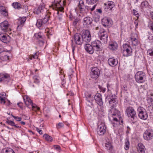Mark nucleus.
I'll use <instances>...</instances> for the list:
<instances>
[{
    "instance_id": "1",
    "label": "nucleus",
    "mask_w": 153,
    "mask_h": 153,
    "mask_svg": "<svg viewBox=\"0 0 153 153\" xmlns=\"http://www.w3.org/2000/svg\"><path fill=\"white\" fill-rule=\"evenodd\" d=\"M114 105L113 104L111 109L109 111L108 118L114 127H117L121 123H123L122 118L120 116V111L114 108Z\"/></svg>"
},
{
    "instance_id": "2",
    "label": "nucleus",
    "mask_w": 153,
    "mask_h": 153,
    "mask_svg": "<svg viewBox=\"0 0 153 153\" xmlns=\"http://www.w3.org/2000/svg\"><path fill=\"white\" fill-rule=\"evenodd\" d=\"M96 6V5L95 4L92 8H91L88 6H85L82 0H80L78 6V8L80 11V14L79 16H82V17H83L86 14L87 12L90 10H91V11L94 10Z\"/></svg>"
},
{
    "instance_id": "3",
    "label": "nucleus",
    "mask_w": 153,
    "mask_h": 153,
    "mask_svg": "<svg viewBox=\"0 0 153 153\" xmlns=\"http://www.w3.org/2000/svg\"><path fill=\"white\" fill-rule=\"evenodd\" d=\"M49 18V16L46 15L43 19H38L37 21L36 26L40 29H43L45 25L48 21Z\"/></svg>"
},
{
    "instance_id": "4",
    "label": "nucleus",
    "mask_w": 153,
    "mask_h": 153,
    "mask_svg": "<svg viewBox=\"0 0 153 153\" xmlns=\"http://www.w3.org/2000/svg\"><path fill=\"white\" fill-rule=\"evenodd\" d=\"M123 54L125 56H128L132 55V50L131 46L127 44H123Z\"/></svg>"
},
{
    "instance_id": "5",
    "label": "nucleus",
    "mask_w": 153,
    "mask_h": 153,
    "mask_svg": "<svg viewBox=\"0 0 153 153\" xmlns=\"http://www.w3.org/2000/svg\"><path fill=\"white\" fill-rule=\"evenodd\" d=\"M135 77L136 82L138 83H142L145 81V74L142 71H138L136 73Z\"/></svg>"
},
{
    "instance_id": "6",
    "label": "nucleus",
    "mask_w": 153,
    "mask_h": 153,
    "mask_svg": "<svg viewBox=\"0 0 153 153\" xmlns=\"http://www.w3.org/2000/svg\"><path fill=\"white\" fill-rule=\"evenodd\" d=\"M138 112V116L141 119L146 120L148 118V114L146 110L144 108L139 107L137 109Z\"/></svg>"
},
{
    "instance_id": "7",
    "label": "nucleus",
    "mask_w": 153,
    "mask_h": 153,
    "mask_svg": "<svg viewBox=\"0 0 153 153\" xmlns=\"http://www.w3.org/2000/svg\"><path fill=\"white\" fill-rule=\"evenodd\" d=\"M126 111L128 116L129 117H131V120L133 121L136 119V112L132 107H128L126 109Z\"/></svg>"
},
{
    "instance_id": "8",
    "label": "nucleus",
    "mask_w": 153,
    "mask_h": 153,
    "mask_svg": "<svg viewBox=\"0 0 153 153\" xmlns=\"http://www.w3.org/2000/svg\"><path fill=\"white\" fill-rule=\"evenodd\" d=\"M99 36L101 40L104 43H105L107 42L108 36L106 34V31L104 29H100L99 33Z\"/></svg>"
},
{
    "instance_id": "9",
    "label": "nucleus",
    "mask_w": 153,
    "mask_h": 153,
    "mask_svg": "<svg viewBox=\"0 0 153 153\" xmlns=\"http://www.w3.org/2000/svg\"><path fill=\"white\" fill-rule=\"evenodd\" d=\"M94 51H100L102 50L101 47V42L98 40H95L92 42L91 43Z\"/></svg>"
},
{
    "instance_id": "10",
    "label": "nucleus",
    "mask_w": 153,
    "mask_h": 153,
    "mask_svg": "<svg viewBox=\"0 0 153 153\" xmlns=\"http://www.w3.org/2000/svg\"><path fill=\"white\" fill-rule=\"evenodd\" d=\"M100 74L99 69L97 68H94L91 69L90 73V76L91 78L94 79H97Z\"/></svg>"
},
{
    "instance_id": "11",
    "label": "nucleus",
    "mask_w": 153,
    "mask_h": 153,
    "mask_svg": "<svg viewBox=\"0 0 153 153\" xmlns=\"http://www.w3.org/2000/svg\"><path fill=\"white\" fill-rule=\"evenodd\" d=\"M144 138L147 140L152 139L153 137V130L149 129L146 130L143 134Z\"/></svg>"
},
{
    "instance_id": "12",
    "label": "nucleus",
    "mask_w": 153,
    "mask_h": 153,
    "mask_svg": "<svg viewBox=\"0 0 153 153\" xmlns=\"http://www.w3.org/2000/svg\"><path fill=\"white\" fill-rule=\"evenodd\" d=\"M83 42H90L91 39V36L90 31L88 30H86L82 35Z\"/></svg>"
},
{
    "instance_id": "13",
    "label": "nucleus",
    "mask_w": 153,
    "mask_h": 153,
    "mask_svg": "<svg viewBox=\"0 0 153 153\" xmlns=\"http://www.w3.org/2000/svg\"><path fill=\"white\" fill-rule=\"evenodd\" d=\"M98 123V126L97 129L98 134L100 135H103L105 132L106 127L105 126V124L102 123L101 124H99Z\"/></svg>"
},
{
    "instance_id": "14",
    "label": "nucleus",
    "mask_w": 153,
    "mask_h": 153,
    "mask_svg": "<svg viewBox=\"0 0 153 153\" xmlns=\"http://www.w3.org/2000/svg\"><path fill=\"white\" fill-rule=\"evenodd\" d=\"M75 43L78 45L82 44L83 42L82 36L81 34L76 33L74 37Z\"/></svg>"
},
{
    "instance_id": "15",
    "label": "nucleus",
    "mask_w": 153,
    "mask_h": 153,
    "mask_svg": "<svg viewBox=\"0 0 153 153\" xmlns=\"http://www.w3.org/2000/svg\"><path fill=\"white\" fill-rule=\"evenodd\" d=\"M102 23L104 26H111L113 24V22L110 19L105 17L102 19Z\"/></svg>"
},
{
    "instance_id": "16",
    "label": "nucleus",
    "mask_w": 153,
    "mask_h": 153,
    "mask_svg": "<svg viewBox=\"0 0 153 153\" xmlns=\"http://www.w3.org/2000/svg\"><path fill=\"white\" fill-rule=\"evenodd\" d=\"M107 5L106 3H104L105 7L104 9L105 11L108 12H110L112 11V9L114 6L113 2L112 1H108V2Z\"/></svg>"
},
{
    "instance_id": "17",
    "label": "nucleus",
    "mask_w": 153,
    "mask_h": 153,
    "mask_svg": "<svg viewBox=\"0 0 153 153\" xmlns=\"http://www.w3.org/2000/svg\"><path fill=\"white\" fill-rule=\"evenodd\" d=\"M9 26L8 22L7 21H4L0 24V27L1 30L5 32L7 31L10 29Z\"/></svg>"
},
{
    "instance_id": "18",
    "label": "nucleus",
    "mask_w": 153,
    "mask_h": 153,
    "mask_svg": "<svg viewBox=\"0 0 153 153\" xmlns=\"http://www.w3.org/2000/svg\"><path fill=\"white\" fill-rule=\"evenodd\" d=\"M92 21L91 18L87 16L84 18L83 23L84 26L87 27L91 24Z\"/></svg>"
},
{
    "instance_id": "19",
    "label": "nucleus",
    "mask_w": 153,
    "mask_h": 153,
    "mask_svg": "<svg viewBox=\"0 0 153 153\" xmlns=\"http://www.w3.org/2000/svg\"><path fill=\"white\" fill-rule=\"evenodd\" d=\"M85 49L87 52L90 54H92L94 52V50L92 45L87 44L85 45Z\"/></svg>"
},
{
    "instance_id": "20",
    "label": "nucleus",
    "mask_w": 153,
    "mask_h": 153,
    "mask_svg": "<svg viewBox=\"0 0 153 153\" xmlns=\"http://www.w3.org/2000/svg\"><path fill=\"white\" fill-rule=\"evenodd\" d=\"M10 37L8 35L1 33L0 34V40L4 43H7L9 42Z\"/></svg>"
},
{
    "instance_id": "21",
    "label": "nucleus",
    "mask_w": 153,
    "mask_h": 153,
    "mask_svg": "<svg viewBox=\"0 0 153 153\" xmlns=\"http://www.w3.org/2000/svg\"><path fill=\"white\" fill-rule=\"evenodd\" d=\"M118 62L117 60L114 58H110L108 60V62L109 65L112 67H114L117 65Z\"/></svg>"
},
{
    "instance_id": "22",
    "label": "nucleus",
    "mask_w": 153,
    "mask_h": 153,
    "mask_svg": "<svg viewBox=\"0 0 153 153\" xmlns=\"http://www.w3.org/2000/svg\"><path fill=\"white\" fill-rule=\"evenodd\" d=\"M108 48L112 50H114L117 49V44L115 42H111L109 43Z\"/></svg>"
},
{
    "instance_id": "23",
    "label": "nucleus",
    "mask_w": 153,
    "mask_h": 153,
    "mask_svg": "<svg viewBox=\"0 0 153 153\" xmlns=\"http://www.w3.org/2000/svg\"><path fill=\"white\" fill-rule=\"evenodd\" d=\"M45 6L44 5L40 6L38 8H36L34 10L33 13L34 14L39 15L42 11L44 9Z\"/></svg>"
},
{
    "instance_id": "24",
    "label": "nucleus",
    "mask_w": 153,
    "mask_h": 153,
    "mask_svg": "<svg viewBox=\"0 0 153 153\" xmlns=\"http://www.w3.org/2000/svg\"><path fill=\"white\" fill-rule=\"evenodd\" d=\"M137 149L139 153H145V148L142 143H140L138 144Z\"/></svg>"
},
{
    "instance_id": "25",
    "label": "nucleus",
    "mask_w": 153,
    "mask_h": 153,
    "mask_svg": "<svg viewBox=\"0 0 153 153\" xmlns=\"http://www.w3.org/2000/svg\"><path fill=\"white\" fill-rule=\"evenodd\" d=\"M23 99L25 104L27 107L33 103L32 101L28 96H23Z\"/></svg>"
},
{
    "instance_id": "26",
    "label": "nucleus",
    "mask_w": 153,
    "mask_h": 153,
    "mask_svg": "<svg viewBox=\"0 0 153 153\" xmlns=\"http://www.w3.org/2000/svg\"><path fill=\"white\" fill-rule=\"evenodd\" d=\"M59 3L55 4L53 5V9L55 8V9L57 11V14L58 15L59 14V11H60L61 12H62L64 8L63 7H59Z\"/></svg>"
},
{
    "instance_id": "27",
    "label": "nucleus",
    "mask_w": 153,
    "mask_h": 153,
    "mask_svg": "<svg viewBox=\"0 0 153 153\" xmlns=\"http://www.w3.org/2000/svg\"><path fill=\"white\" fill-rule=\"evenodd\" d=\"M18 24L19 25L18 26L17 29L20 27H21L24 24L26 20V17H20L19 19Z\"/></svg>"
},
{
    "instance_id": "28",
    "label": "nucleus",
    "mask_w": 153,
    "mask_h": 153,
    "mask_svg": "<svg viewBox=\"0 0 153 153\" xmlns=\"http://www.w3.org/2000/svg\"><path fill=\"white\" fill-rule=\"evenodd\" d=\"M96 102L99 105H101L103 104L101 96H94V97Z\"/></svg>"
},
{
    "instance_id": "29",
    "label": "nucleus",
    "mask_w": 153,
    "mask_h": 153,
    "mask_svg": "<svg viewBox=\"0 0 153 153\" xmlns=\"http://www.w3.org/2000/svg\"><path fill=\"white\" fill-rule=\"evenodd\" d=\"M0 11L1 14L5 16L7 15V11L4 6H0Z\"/></svg>"
},
{
    "instance_id": "30",
    "label": "nucleus",
    "mask_w": 153,
    "mask_h": 153,
    "mask_svg": "<svg viewBox=\"0 0 153 153\" xmlns=\"http://www.w3.org/2000/svg\"><path fill=\"white\" fill-rule=\"evenodd\" d=\"M44 138L47 141L49 142H51L53 140V138L52 137L49 136L46 134H45L43 136Z\"/></svg>"
},
{
    "instance_id": "31",
    "label": "nucleus",
    "mask_w": 153,
    "mask_h": 153,
    "mask_svg": "<svg viewBox=\"0 0 153 153\" xmlns=\"http://www.w3.org/2000/svg\"><path fill=\"white\" fill-rule=\"evenodd\" d=\"M131 40L132 42V44L133 45L136 46L138 45L139 42L137 39L134 37H132L131 38Z\"/></svg>"
},
{
    "instance_id": "32",
    "label": "nucleus",
    "mask_w": 153,
    "mask_h": 153,
    "mask_svg": "<svg viewBox=\"0 0 153 153\" xmlns=\"http://www.w3.org/2000/svg\"><path fill=\"white\" fill-rule=\"evenodd\" d=\"M105 146L106 149L107 150H111L113 149V147L112 145L110 142H107L105 143Z\"/></svg>"
},
{
    "instance_id": "33",
    "label": "nucleus",
    "mask_w": 153,
    "mask_h": 153,
    "mask_svg": "<svg viewBox=\"0 0 153 153\" xmlns=\"http://www.w3.org/2000/svg\"><path fill=\"white\" fill-rule=\"evenodd\" d=\"M39 54V53L38 52H36L34 54L32 55L31 56H29V58L28 59L27 58V60L28 61H29L30 59L32 60L33 58L34 59H37Z\"/></svg>"
},
{
    "instance_id": "34",
    "label": "nucleus",
    "mask_w": 153,
    "mask_h": 153,
    "mask_svg": "<svg viewBox=\"0 0 153 153\" xmlns=\"http://www.w3.org/2000/svg\"><path fill=\"white\" fill-rule=\"evenodd\" d=\"M3 75L4 76L5 78H4L3 77V79L2 80V81L4 82H8L10 79V77L9 76L8 74H3Z\"/></svg>"
},
{
    "instance_id": "35",
    "label": "nucleus",
    "mask_w": 153,
    "mask_h": 153,
    "mask_svg": "<svg viewBox=\"0 0 153 153\" xmlns=\"http://www.w3.org/2000/svg\"><path fill=\"white\" fill-rule=\"evenodd\" d=\"M12 6L15 9H19L21 7V4L17 2L13 3L12 4Z\"/></svg>"
},
{
    "instance_id": "36",
    "label": "nucleus",
    "mask_w": 153,
    "mask_h": 153,
    "mask_svg": "<svg viewBox=\"0 0 153 153\" xmlns=\"http://www.w3.org/2000/svg\"><path fill=\"white\" fill-rule=\"evenodd\" d=\"M34 36L37 39H39V40L43 39V36L42 35V33H36L35 34Z\"/></svg>"
},
{
    "instance_id": "37",
    "label": "nucleus",
    "mask_w": 153,
    "mask_h": 153,
    "mask_svg": "<svg viewBox=\"0 0 153 153\" xmlns=\"http://www.w3.org/2000/svg\"><path fill=\"white\" fill-rule=\"evenodd\" d=\"M148 5L149 4L148 2L146 1H143L141 3V6L142 7L144 8H146L147 7H148Z\"/></svg>"
},
{
    "instance_id": "38",
    "label": "nucleus",
    "mask_w": 153,
    "mask_h": 153,
    "mask_svg": "<svg viewBox=\"0 0 153 153\" xmlns=\"http://www.w3.org/2000/svg\"><path fill=\"white\" fill-rule=\"evenodd\" d=\"M125 149L126 150H128L129 148L130 145L129 142V140H126L125 142Z\"/></svg>"
},
{
    "instance_id": "39",
    "label": "nucleus",
    "mask_w": 153,
    "mask_h": 153,
    "mask_svg": "<svg viewBox=\"0 0 153 153\" xmlns=\"http://www.w3.org/2000/svg\"><path fill=\"white\" fill-rule=\"evenodd\" d=\"M80 14V13L79 14V15ZM79 18H76L75 19V20L73 22V25L74 26L76 25V24L80 20V19H81V18L83 17L82 16H79Z\"/></svg>"
},
{
    "instance_id": "40",
    "label": "nucleus",
    "mask_w": 153,
    "mask_h": 153,
    "mask_svg": "<svg viewBox=\"0 0 153 153\" xmlns=\"http://www.w3.org/2000/svg\"><path fill=\"white\" fill-rule=\"evenodd\" d=\"M86 100L89 102H91L93 100V96H85Z\"/></svg>"
},
{
    "instance_id": "41",
    "label": "nucleus",
    "mask_w": 153,
    "mask_h": 153,
    "mask_svg": "<svg viewBox=\"0 0 153 153\" xmlns=\"http://www.w3.org/2000/svg\"><path fill=\"white\" fill-rule=\"evenodd\" d=\"M98 0H86V2L89 4H93L96 3Z\"/></svg>"
},
{
    "instance_id": "42",
    "label": "nucleus",
    "mask_w": 153,
    "mask_h": 153,
    "mask_svg": "<svg viewBox=\"0 0 153 153\" xmlns=\"http://www.w3.org/2000/svg\"><path fill=\"white\" fill-rule=\"evenodd\" d=\"M99 88L100 89V92L104 93L105 91V88L102 87V86L99 85Z\"/></svg>"
},
{
    "instance_id": "43",
    "label": "nucleus",
    "mask_w": 153,
    "mask_h": 153,
    "mask_svg": "<svg viewBox=\"0 0 153 153\" xmlns=\"http://www.w3.org/2000/svg\"><path fill=\"white\" fill-rule=\"evenodd\" d=\"M64 126V124L62 123H59L56 125V127L58 129L62 128Z\"/></svg>"
},
{
    "instance_id": "44",
    "label": "nucleus",
    "mask_w": 153,
    "mask_h": 153,
    "mask_svg": "<svg viewBox=\"0 0 153 153\" xmlns=\"http://www.w3.org/2000/svg\"><path fill=\"white\" fill-rule=\"evenodd\" d=\"M6 122L8 124L12 126H13L14 125H15L14 122L12 121L8 120L6 121Z\"/></svg>"
},
{
    "instance_id": "45",
    "label": "nucleus",
    "mask_w": 153,
    "mask_h": 153,
    "mask_svg": "<svg viewBox=\"0 0 153 153\" xmlns=\"http://www.w3.org/2000/svg\"><path fill=\"white\" fill-rule=\"evenodd\" d=\"M22 12L23 13H25L27 12L28 10V7L27 6H24L22 8Z\"/></svg>"
},
{
    "instance_id": "46",
    "label": "nucleus",
    "mask_w": 153,
    "mask_h": 153,
    "mask_svg": "<svg viewBox=\"0 0 153 153\" xmlns=\"http://www.w3.org/2000/svg\"><path fill=\"white\" fill-rule=\"evenodd\" d=\"M146 99L149 103H150L153 102V98L151 97V96L147 97Z\"/></svg>"
},
{
    "instance_id": "47",
    "label": "nucleus",
    "mask_w": 153,
    "mask_h": 153,
    "mask_svg": "<svg viewBox=\"0 0 153 153\" xmlns=\"http://www.w3.org/2000/svg\"><path fill=\"white\" fill-rule=\"evenodd\" d=\"M30 105H31V107L32 108V109L33 110L35 108H36V109H37V110H39V109H40L39 108L37 107V106L35 105V104H33V103H32Z\"/></svg>"
},
{
    "instance_id": "48",
    "label": "nucleus",
    "mask_w": 153,
    "mask_h": 153,
    "mask_svg": "<svg viewBox=\"0 0 153 153\" xmlns=\"http://www.w3.org/2000/svg\"><path fill=\"white\" fill-rule=\"evenodd\" d=\"M110 100H109V102L110 104H112V103H114L115 102V98H110Z\"/></svg>"
},
{
    "instance_id": "49",
    "label": "nucleus",
    "mask_w": 153,
    "mask_h": 153,
    "mask_svg": "<svg viewBox=\"0 0 153 153\" xmlns=\"http://www.w3.org/2000/svg\"><path fill=\"white\" fill-rule=\"evenodd\" d=\"M147 53H149L150 56H153V49L148 50Z\"/></svg>"
},
{
    "instance_id": "50",
    "label": "nucleus",
    "mask_w": 153,
    "mask_h": 153,
    "mask_svg": "<svg viewBox=\"0 0 153 153\" xmlns=\"http://www.w3.org/2000/svg\"><path fill=\"white\" fill-rule=\"evenodd\" d=\"M53 148L54 149H56L58 151H59L60 149V147L57 145H54L53 146Z\"/></svg>"
},
{
    "instance_id": "51",
    "label": "nucleus",
    "mask_w": 153,
    "mask_h": 153,
    "mask_svg": "<svg viewBox=\"0 0 153 153\" xmlns=\"http://www.w3.org/2000/svg\"><path fill=\"white\" fill-rule=\"evenodd\" d=\"M33 79H34V82L36 83H39V81L38 79H37V77L36 76H34L33 77Z\"/></svg>"
},
{
    "instance_id": "52",
    "label": "nucleus",
    "mask_w": 153,
    "mask_h": 153,
    "mask_svg": "<svg viewBox=\"0 0 153 153\" xmlns=\"http://www.w3.org/2000/svg\"><path fill=\"white\" fill-rule=\"evenodd\" d=\"M38 42L40 46H42L44 44V42L42 40V39L39 40Z\"/></svg>"
},
{
    "instance_id": "53",
    "label": "nucleus",
    "mask_w": 153,
    "mask_h": 153,
    "mask_svg": "<svg viewBox=\"0 0 153 153\" xmlns=\"http://www.w3.org/2000/svg\"><path fill=\"white\" fill-rule=\"evenodd\" d=\"M0 102L1 103H3V104H4L5 103V101L4 98L2 97L1 96H0Z\"/></svg>"
},
{
    "instance_id": "54",
    "label": "nucleus",
    "mask_w": 153,
    "mask_h": 153,
    "mask_svg": "<svg viewBox=\"0 0 153 153\" xmlns=\"http://www.w3.org/2000/svg\"><path fill=\"white\" fill-rule=\"evenodd\" d=\"M149 26L150 28L153 30V22H150L149 24Z\"/></svg>"
},
{
    "instance_id": "55",
    "label": "nucleus",
    "mask_w": 153,
    "mask_h": 153,
    "mask_svg": "<svg viewBox=\"0 0 153 153\" xmlns=\"http://www.w3.org/2000/svg\"><path fill=\"white\" fill-rule=\"evenodd\" d=\"M14 118L18 121H20L22 120V118L21 117H14Z\"/></svg>"
},
{
    "instance_id": "56",
    "label": "nucleus",
    "mask_w": 153,
    "mask_h": 153,
    "mask_svg": "<svg viewBox=\"0 0 153 153\" xmlns=\"http://www.w3.org/2000/svg\"><path fill=\"white\" fill-rule=\"evenodd\" d=\"M75 94L72 92V91H70L68 92L66 94L67 96H74Z\"/></svg>"
},
{
    "instance_id": "57",
    "label": "nucleus",
    "mask_w": 153,
    "mask_h": 153,
    "mask_svg": "<svg viewBox=\"0 0 153 153\" xmlns=\"http://www.w3.org/2000/svg\"><path fill=\"white\" fill-rule=\"evenodd\" d=\"M133 14L134 15L136 16H137L138 15V12L135 10H133Z\"/></svg>"
},
{
    "instance_id": "58",
    "label": "nucleus",
    "mask_w": 153,
    "mask_h": 153,
    "mask_svg": "<svg viewBox=\"0 0 153 153\" xmlns=\"http://www.w3.org/2000/svg\"><path fill=\"white\" fill-rule=\"evenodd\" d=\"M2 77H3L4 78H5L4 76L3 75V74H0V82H1L2 81V80L3 79Z\"/></svg>"
},
{
    "instance_id": "59",
    "label": "nucleus",
    "mask_w": 153,
    "mask_h": 153,
    "mask_svg": "<svg viewBox=\"0 0 153 153\" xmlns=\"http://www.w3.org/2000/svg\"><path fill=\"white\" fill-rule=\"evenodd\" d=\"M7 93V92H1L0 94V96H7V95H8Z\"/></svg>"
},
{
    "instance_id": "60",
    "label": "nucleus",
    "mask_w": 153,
    "mask_h": 153,
    "mask_svg": "<svg viewBox=\"0 0 153 153\" xmlns=\"http://www.w3.org/2000/svg\"><path fill=\"white\" fill-rule=\"evenodd\" d=\"M71 41H72V52L74 53V50L75 49V47L74 46H73V40H72Z\"/></svg>"
},
{
    "instance_id": "61",
    "label": "nucleus",
    "mask_w": 153,
    "mask_h": 153,
    "mask_svg": "<svg viewBox=\"0 0 153 153\" xmlns=\"http://www.w3.org/2000/svg\"><path fill=\"white\" fill-rule=\"evenodd\" d=\"M97 11L100 13H102V10L101 9H97Z\"/></svg>"
},
{
    "instance_id": "62",
    "label": "nucleus",
    "mask_w": 153,
    "mask_h": 153,
    "mask_svg": "<svg viewBox=\"0 0 153 153\" xmlns=\"http://www.w3.org/2000/svg\"><path fill=\"white\" fill-rule=\"evenodd\" d=\"M13 126H14L16 128H21V127H20L18 126H17L16 125H15H15H14Z\"/></svg>"
},
{
    "instance_id": "63",
    "label": "nucleus",
    "mask_w": 153,
    "mask_h": 153,
    "mask_svg": "<svg viewBox=\"0 0 153 153\" xmlns=\"http://www.w3.org/2000/svg\"><path fill=\"white\" fill-rule=\"evenodd\" d=\"M150 16L153 19V12H152L151 13Z\"/></svg>"
},
{
    "instance_id": "64",
    "label": "nucleus",
    "mask_w": 153,
    "mask_h": 153,
    "mask_svg": "<svg viewBox=\"0 0 153 153\" xmlns=\"http://www.w3.org/2000/svg\"><path fill=\"white\" fill-rule=\"evenodd\" d=\"M39 133L40 134H43L42 133V130H41L40 131H39Z\"/></svg>"
}]
</instances>
